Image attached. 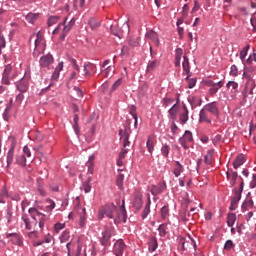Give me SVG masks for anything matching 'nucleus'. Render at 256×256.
<instances>
[{
	"label": "nucleus",
	"mask_w": 256,
	"mask_h": 256,
	"mask_svg": "<svg viewBox=\"0 0 256 256\" xmlns=\"http://www.w3.org/2000/svg\"><path fill=\"white\" fill-rule=\"evenodd\" d=\"M28 213L31 215L33 221L27 216V214L22 215V221H24L25 228L28 231H33V229H36L37 225L40 229V231H43L45 227V222L49 219L47 215L39 212L37 208H30L28 210Z\"/></svg>",
	"instance_id": "f257e3e1"
},
{
	"label": "nucleus",
	"mask_w": 256,
	"mask_h": 256,
	"mask_svg": "<svg viewBox=\"0 0 256 256\" xmlns=\"http://www.w3.org/2000/svg\"><path fill=\"white\" fill-rule=\"evenodd\" d=\"M17 77V70L11 64L5 66L3 74H2V83L3 85H11V81H13Z\"/></svg>",
	"instance_id": "f03ea898"
},
{
	"label": "nucleus",
	"mask_w": 256,
	"mask_h": 256,
	"mask_svg": "<svg viewBox=\"0 0 256 256\" xmlns=\"http://www.w3.org/2000/svg\"><path fill=\"white\" fill-rule=\"evenodd\" d=\"M113 233H115V228L113 226H105L104 231L102 232V237L100 238V243L103 247H107V245H111V237H113Z\"/></svg>",
	"instance_id": "7ed1b4c3"
},
{
	"label": "nucleus",
	"mask_w": 256,
	"mask_h": 256,
	"mask_svg": "<svg viewBox=\"0 0 256 256\" xmlns=\"http://www.w3.org/2000/svg\"><path fill=\"white\" fill-rule=\"evenodd\" d=\"M115 212H117L115 205L104 206L98 211V219H104L105 215L109 219H115V215H113Z\"/></svg>",
	"instance_id": "20e7f679"
},
{
	"label": "nucleus",
	"mask_w": 256,
	"mask_h": 256,
	"mask_svg": "<svg viewBox=\"0 0 256 256\" xmlns=\"http://www.w3.org/2000/svg\"><path fill=\"white\" fill-rule=\"evenodd\" d=\"M243 79L247 80L246 89L249 90L250 94H253V90L255 89V80H253L251 68H245Z\"/></svg>",
	"instance_id": "39448f33"
},
{
	"label": "nucleus",
	"mask_w": 256,
	"mask_h": 256,
	"mask_svg": "<svg viewBox=\"0 0 256 256\" xmlns=\"http://www.w3.org/2000/svg\"><path fill=\"white\" fill-rule=\"evenodd\" d=\"M120 139L122 140L124 149H127L131 145L129 137L131 135V128L126 127L124 130L119 131Z\"/></svg>",
	"instance_id": "423d86ee"
},
{
	"label": "nucleus",
	"mask_w": 256,
	"mask_h": 256,
	"mask_svg": "<svg viewBox=\"0 0 256 256\" xmlns=\"http://www.w3.org/2000/svg\"><path fill=\"white\" fill-rule=\"evenodd\" d=\"M62 27H63L62 34L60 35L61 41H63L65 39V37H67V34L69 33V31H71V29H73V27L69 26V24L65 25V22H63V23H60L57 26V28L54 29L53 35H57V33H59V31Z\"/></svg>",
	"instance_id": "0eeeda50"
},
{
	"label": "nucleus",
	"mask_w": 256,
	"mask_h": 256,
	"mask_svg": "<svg viewBox=\"0 0 256 256\" xmlns=\"http://www.w3.org/2000/svg\"><path fill=\"white\" fill-rule=\"evenodd\" d=\"M193 142V134L191 131H185L184 135L179 139L180 145L183 149H189V143Z\"/></svg>",
	"instance_id": "6e6552de"
},
{
	"label": "nucleus",
	"mask_w": 256,
	"mask_h": 256,
	"mask_svg": "<svg viewBox=\"0 0 256 256\" xmlns=\"http://www.w3.org/2000/svg\"><path fill=\"white\" fill-rule=\"evenodd\" d=\"M125 249H127V245H125V242L122 239H119L114 244L113 253L116 256H122Z\"/></svg>",
	"instance_id": "1a4fd4ad"
},
{
	"label": "nucleus",
	"mask_w": 256,
	"mask_h": 256,
	"mask_svg": "<svg viewBox=\"0 0 256 256\" xmlns=\"http://www.w3.org/2000/svg\"><path fill=\"white\" fill-rule=\"evenodd\" d=\"M6 239H9L12 245H18V247H21V245H23V238L17 233H7Z\"/></svg>",
	"instance_id": "9d476101"
},
{
	"label": "nucleus",
	"mask_w": 256,
	"mask_h": 256,
	"mask_svg": "<svg viewBox=\"0 0 256 256\" xmlns=\"http://www.w3.org/2000/svg\"><path fill=\"white\" fill-rule=\"evenodd\" d=\"M116 218L114 219L115 223H127V211L124 207H121L119 210H116Z\"/></svg>",
	"instance_id": "9b49d317"
},
{
	"label": "nucleus",
	"mask_w": 256,
	"mask_h": 256,
	"mask_svg": "<svg viewBox=\"0 0 256 256\" xmlns=\"http://www.w3.org/2000/svg\"><path fill=\"white\" fill-rule=\"evenodd\" d=\"M54 59L53 55L46 54L40 58V66L49 69L53 65Z\"/></svg>",
	"instance_id": "f8f14e48"
},
{
	"label": "nucleus",
	"mask_w": 256,
	"mask_h": 256,
	"mask_svg": "<svg viewBox=\"0 0 256 256\" xmlns=\"http://www.w3.org/2000/svg\"><path fill=\"white\" fill-rule=\"evenodd\" d=\"M97 72V66H95V64L93 63H86L84 64V76L85 77H91V75H95V73Z\"/></svg>",
	"instance_id": "ddd939ff"
},
{
	"label": "nucleus",
	"mask_w": 256,
	"mask_h": 256,
	"mask_svg": "<svg viewBox=\"0 0 256 256\" xmlns=\"http://www.w3.org/2000/svg\"><path fill=\"white\" fill-rule=\"evenodd\" d=\"M205 111L215 115V117H219V107H217V103L211 102L204 106Z\"/></svg>",
	"instance_id": "4468645a"
},
{
	"label": "nucleus",
	"mask_w": 256,
	"mask_h": 256,
	"mask_svg": "<svg viewBox=\"0 0 256 256\" xmlns=\"http://www.w3.org/2000/svg\"><path fill=\"white\" fill-rule=\"evenodd\" d=\"M254 207H255V204L253 203V199L247 196V198L242 204L243 213H245V211H253Z\"/></svg>",
	"instance_id": "2eb2a0df"
},
{
	"label": "nucleus",
	"mask_w": 256,
	"mask_h": 256,
	"mask_svg": "<svg viewBox=\"0 0 256 256\" xmlns=\"http://www.w3.org/2000/svg\"><path fill=\"white\" fill-rule=\"evenodd\" d=\"M244 185L245 183L241 182L240 186L234 189V196L232 197V200L234 201V203H239V201H241V195L243 193Z\"/></svg>",
	"instance_id": "dca6fc26"
},
{
	"label": "nucleus",
	"mask_w": 256,
	"mask_h": 256,
	"mask_svg": "<svg viewBox=\"0 0 256 256\" xmlns=\"http://www.w3.org/2000/svg\"><path fill=\"white\" fill-rule=\"evenodd\" d=\"M179 119L181 125H185L189 121V109H187V106L182 107V111L179 114Z\"/></svg>",
	"instance_id": "f3484780"
},
{
	"label": "nucleus",
	"mask_w": 256,
	"mask_h": 256,
	"mask_svg": "<svg viewBox=\"0 0 256 256\" xmlns=\"http://www.w3.org/2000/svg\"><path fill=\"white\" fill-rule=\"evenodd\" d=\"M86 165L88 167V175H93L95 169V155L92 154L89 156Z\"/></svg>",
	"instance_id": "a211bd4d"
},
{
	"label": "nucleus",
	"mask_w": 256,
	"mask_h": 256,
	"mask_svg": "<svg viewBox=\"0 0 256 256\" xmlns=\"http://www.w3.org/2000/svg\"><path fill=\"white\" fill-rule=\"evenodd\" d=\"M199 122L200 123H211V119L209 118V113L205 108H203L199 113Z\"/></svg>",
	"instance_id": "6ab92c4d"
},
{
	"label": "nucleus",
	"mask_w": 256,
	"mask_h": 256,
	"mask_svg": "<svg viewBox=\"0 0 256 256\" xmlns=\"http://www.w3.org/2000/svg\"><path fill=\"white\" fill-rule=\"evenodd\" d=\"M146 147L150 155H153V151H155V138L153 136L148 137Z\"/></svg>",
	"instance_id": "aec40b11"
},
{
	"label": "nucleus",
	"mask_w": 256,
	"mask_h": 256,
	"mask_svg": "<svg viewBox=\"0 0 256 256\" xmlns=\"http://www.w3.org/2000/svg\"><path fill=\"white\" fill-rule=\"evenodd\" d=\"M88 25L92 31H97L101 27V22L95 18H90L88 20Z\"/></svg>",
	"instance_id": "412c9836"
},
{
	"label": "nucleus",
	"mask_w": 256,
	"mask_h": 256,
	"mask_svg": "<svg viewBox=\"0 0 256 256\" xmlns=\"http://www.w3.org/2000/svg\"><path fill=\"white\" fill-rule=\"evenodd\" d=\"M72 67L74 71L70 74V80L77 79V76L79 75V65H77V61L75 59L71 60Z\"/></svg>",
	"instance_id": "4be33fe9"
},
{
	"label": "nucleus",
	"mask_w": 256,
	"mask_h": 256,
	"mask_svg": "<svg viewBox=\"0 0 256 256\" xmlns=\"http://www.w3.org/2000/svg\"><path fill=\"white\" fill-rule=\"evenodd\" d=\"M63 71V62H60L58 66L55 68V71L52 74V81H58L59 80V75Z\"/></svg>",
	"instance_id": "5701e85b"
},
{
	"label": "nucleus",
	"mask_w": 256,
	"mask_h": 256,
	"mask_svg": "<svg viewBox=\"0 0 256 256\" xmlns=\"http://www.w3.org/2000/svg\"><path fill=\"white\" fill-rule=\"evenodd\" d=\"M226 175H227V179L231 178L230 185H232V187H235V184L237 183V177H239V174L231 170V171H228Z\"/></svg>",
	"instance_id": "b1692460"
},
{
	"label": "nucleus",
	"mask_w": 256,
	"mask_h": 256,
	"mask_svg": "<svg viewBox=\"0 0 256 256\" xmlns=\"http://www.w3.org/2000/svg\"><path fill=\"white\" fill-rule=\"evenodd\" d=\"M245 163V156L243 154H240L236 157L235 161L233 162L234 169H239L241 165Z\"/></svg>",
	"instance_id": "393cba45"
},
{
	"label": "nucleus",
	"mask_w": 256,
	"mask_h": 256,
	"mask_svg": "<svg viewBox=\"0 0 256 256\" xmlns=\"http://www.w3.org/2000/svg\"><path fill=\"white\" fill-rule=\"evenodd\" d=\"M159 244L157 243V238L156 237H151L149 242H148V249L153 253V251H157V247Z\"/></svg>",
	"instance_id": "a878e982"
},
{
	"label": "nucleus",
	"mask_w": 256,
	"mask_h": 256,
	"mask_svg": "<svg viewBox=\"0 0 256 256\" xmlns=\"http://www.w3.org/2000/svg\"><path fill=\"white\" fill-rule=\"evenodd\" d=\"M210 87V95L213 97V95L223 87V82L220 81L218 83H212Z\"/></svg>",
	"instance_id": "bb28decb"
},
{
	"label": "nucleus",
	"mask_w": 256,
	"mask_h": 256,
	"mask_svg": "<svg viewBox=\"0 0 256 256\" xmlns=\"http://www.w3.org/2000/svg\"><path fill=\"white\" fill-rule=\"evenodd\" d=\"M35 49H43V35L41 32L36 34Z\"/></svg>",
	"instance_id": "cd10ccee"
},
{
	"label": "nucleus",
	"mask_w": 256,
	"mask_h": 256,
	"mask_svg": "<svg viewBox=\"0 0 256 256\" xmlns=\"http://www.w3.org/2000/svg\"><path fill=\"white\" fill-rule=\"evenodd\" d=\"M228 89H231L232 91V97L237 94V89L239 88V84L235 81H229L226 85Z\"/></svg>",
	"instance_id": "c85d7f7f"
},
{
	"label": "nucleus",
	"mask_w": 256,
	"mask_h": 256,
	"mask_svg": "<svg viewBox=\"0 0 256 256\" xmlns=\"http://www.w3.org/2000/svg\"><path fill=\"white\" fill-rule=\"evenodd\" d=\"M183 56V49L177 48L176 49V56H175V66L181 67V57Z\"/></svg>",
	"instance_id": "c756f323"
},
{
	"label": "nucleus",
	"mask_w": 256,
	"mask_h": 256,
	"mask_svg": "<svg viewBox=\"0 0 256 256\" xmlns=\"http://www.w3.org/2000/svg\"><path fill=\"white\" fill-rule=\"evenodd\" d=\"M87 223V211L85 208H81L80 212V227H85Z\"/></svg>",
	"instance_id": "7c9ffc66"
},
{
	"label": "nucleus",
	"mask_w": 256,
	"mask_h": 256,
	"mask_svg": "<svg viewBox=\"0 0 256 256\" xmlns=\"http://www.w3.org/2000/svg\"><path fill=\"white\" fill-rule=\"evenodd\" d=\"M17 89L20 93H25L29 87L27 86V80L23 79L17 84Z\"/></svg>",
	"instance_id": "2f4dec72"
},
{
	"label": "nucleus",
	"mask_w": 256,
	"mask_h": 256,
	"mask_svg": "<svg viewBox=\"0 0 256 256\" xmlns=\"http://www.w3.org/2000/svg\"><path fill=\"white\" fill-rule=\"evenodd\" d=\"M251 45H247L246 47H244L241 51H240V59L242 61V63L245 65L247 63V60H245V57H247V53L250 49Z\"/></svg>",
	"instance_id": "473e14b6"
},
{
	"label": "nucleus",
	"mask_w": 256,
	"mask_h": 256,
	"mask_svg": "<svg viewBox=\"0 0 256 256\" xmlns=\"http://www.w3.org/2000/svg\"><path fill=\"white\" fill-rule=\"evenodd\" d=\"M133 205L135 209H141V207L143 206V197L141 195H137L134 199Z\"/></svg>",
	"instance_id": "72a5a7b5"
},
{
	"label": "nucleus",
	"mask_w": 256,
	"mask_h": 256,
	"mask_svg": "<svg viewBox=\"0 0 256 256\" xmlns=\"http://www.w3.org/2000/svg\"><path fill=\"white\" fill-rule=\"evenodd\" d=\"M150 192H151L152 195H154V196L160 195V193H163V185H160V186L152 185V186L150 187Z\"/></svg>",
	"instance_id": "f704fd0d"
},
{
	"label": "nucleus",
	"mask_w": 256,
	"mask_h": 256,
	"mask_svg": "<svg viewBox=\"0 0 256 256\" xmlns=\"http://www.w3.org/2000/svg\"><path fill=\"white\" fill-rule=\"evenodd\" d=\"M15 153V148L12 147L10 148V150L8 151V154H7V165L8 167H11V165H13V155Z\"/></svg>",
	"instance_id": "c9c22d12"
},
{
	"label": "nucleus",
	"mask_w": 256,
	"mask_h": 256,
	"mask_svg": "<svg viewBox=\"0 0 256 256\" xmlns=\"http://www.w3.org/2000/svg\"><path fill=\"white\" fill-rule=\"evenodd\" d=\"M182 173H183V165H181V163L179 162H175V166H174L175 177H179V175H181Z\"/></svg>",
	"instance_id": "e433bc0d"
},
{
	"label": "nucleus",
	"mask_w": 256,
	"mask_h": 256,
	"mask_svg": "<svg viewBox=\"0 0 256 256\" xmlns=\"http://www.w3.org/2000/svg\"><path fill=\"white\" fill-rule=\"evenodd\" d=\"M235 221H237V216L233 213L228 214V217H227L228 227H233V225H235Z\"/></svg>",
	"instance_id": "4c0bfd02"
},
{
	"label": "nucleus",
	"mask_w": 256,
	"mask_h": 256,
	"mask_svg": "<svg viewBox=\"0 0 256 256\" xmlns=\"http://www.w3.org/2000/svg\"><path fill=\"white\" fill-rule=\"evenodd\" d=\"M148 39H152L155 45H159V35L155 33L154 31H150L147 34Z\"/></svg>",
	"instance_id": "58836bf2"
},
{
	"label": "nucleus",
	"mask_w": 256,
	"mask_h": 256,
	"mask_svg": "<svg viewBox=\"0 0 256 256\" xmlns=\"http://www.w3.org/2000/svg\"><path fill=\"white\" fill-rule=\"evenodd\" d=\"M16 163L21 165V167H25V163H27V158H25V154H20L16 157Z\"/></svg>",
	"instance_id": "ea45409f"
},
{
	"label": "nucleus",
	"mask_w": 256,
	"mask_h": 256,
	"mask_svg": "<svg viewBox=\"0 0 256 256\" xmlns=\"http://www.w3.org/2000/svg\"><path fill=\"white\" fill-rule=\"evenodd\" d=\"M206 165H211L213 163V150H209L207 155L204 157Z\"/></svg>",
	"instance_id": "a19ab883"
},
{
	"label": "nucleus",
	"mask_w": 256,
	"mask_h": 256,
	"mask_svg": "<svg viewBox=\"0 0 256 256\" xmlns=\"http://www.w3.org/2000/svg\"><path fill=\"white\" fill-rule=\"evenodd\" d=\"M156 67H159L158 60L149 62L148 66H147V72L150 73V71H155Z\"/></svg>",
	"instance_id": "79ce46f5"
},
{
	"label": "nucleus",
	"mask_w": 256,
	"mask_h": 256,
	"mask_svg": "<svg viewBox=\"0 0 256 256\" xmlns=\"http://www.w3.org/2000/svg\"><path fill=\"white\" fill-rule=\"evenodd\" d=\"M91 181H92L91 176H88L87 181L83 183V189L85 193H89L91 191Z\"/></svg>",
	"instance_id": "37998d69"
},
{
	"label": "nucleus",
	"mask_w": 256,
	"mask_h": 256,
	"mask_svg": "<svg viewBox=\"0 0 256 256\" xmlns=\"http://www.w3.org/2000/svg\"><path fill=\"white\" fill-rule=\"evenodd\" d=\"M151 212V200L149 199L142 214V218L146 219L147 215Z\"/></svg>",
	"instance_id": "c03bdc74"
},
{
	"label": "nucleus",
	"mask_w": 256,
	"mask_h": 256,
	"mask_svg": "<svg viewBox=\"0 0 256 256\" xmlns=\"http://www.w3.org/2000/svg\"><path fill=\"white\" fill-rule=\"evenodd\" d=\"M183 59H184V61L182 63L183 70L185 71V73L187 75H189V71H190V68H189V58H187V56H184Z\"/></svg>",
	"instance_id": "a18cd8bd"
},
{
	"label": "nucleus",
	"mask_w": 256,
	"mask_h": 256,
	"mask_svg": "<svg viewBox=\"0 0 256 256\" xmlns=\"http://www.w3.org/2000/svg\"><path fill=\"white\" fill-rule=\"evenodd\" d=\"M69 239H71V235L69 234V231L65 230L60 237V241L61 243H67Z\"/></svg>",
	"instance_id": "49530a36"
},
{
	"label": "nucleus",
	"mask_w": 256,
	"mask_h": 256,
	"mask_svg": "<svg viewBox=\"0 0 256 256\" xmlns=\"http://www.w3.org/2000/svg\"><path fill=\"white\" fill-rule=\"evenodd\" d=\"M158 231L160 237H165V235H167V224H161L158 227Z\"/></svg>",
	"instance_id": "de8ad7c7"
},
{
	"label": "nucleus",
	"mask_w": 256,
	"mask_h": 256,
	"mask_svg": "<svg viewBox=\"0 0 256 256\" xmlns=\"http://www.w3.org/2000/svg\"><path fill=\"white\" fill-rule=\"evenodd\" d=\"M115 73L113 66H108L104 71H102L103 77H110Z\"/></svg>",
	"instance_id": "09e8293b"
},
{
	"label": "nucleus",
	"mask_w": 256,
	"mask_h": 256,
	"mask_svg": "<svg viewBox=\"0 0 256 256\" xmlns=\"http://www.w3.org/2000/svg\"><path fill=\"white\" fill-rule=\"evenodd\" d=\"M59 23V16H51L48 19V27H53V25H57Z\"/></svg>",
	"instance_id": "8fccbe9b"
},
{
	"label": "nucleus",
	"mask_w": 256,
	"mask_h": 256,
	"mask_svg": "<svg viewBox=\"0 0 256 256\" xmlns=\"http://www.w3.org/2000/svg\"><path fill=\"white\" fill-rule=\"evenodd\" d=\"M110 32L112 35H115V37H119V39H121V30H119V28L112 25L110 26Z\"/></svg>",
	"instance_id": "3c124183"
},
{
	"label": "nucleus",
	"mask_w": 256,
	"mask_h": 256,
	"mask_svg": "<svg viewBox=\"0 0 256 256\" xmlns=\"http://www.w3.org/2000/svg\"><path fill=\"white\" fill-rule=\"evenodd\" d=\"M37 17H39L38 14L29 13L26 15V21H28V23H35Z\"/></svg>",
	"instance_id": "603ef678"
},
{
	"label": "nucleus",
	"mask_w": 256,
	"mask_h": 256,
	"mask_svg": "<svg viewBox=\"0 0 256 256\" xmlns=\"http://www.w3.org/2000/svg\"><path fill=\"white\" fill-rule=\"evenodd\" d=\"M169 115L172 119H175L177 117V104H174L170 109H169Z\"/></svg>",
	"instance_id": "864d4df0"
},
{
	"label": "nucleus",
	"mask_w": 256,
	"mask_h": 256,
	"mask_svg": "<svg viewBox=\"0 0 256 256\" xmlns=\"http://www.w3.org/2000/svg\"><path fill=\"white\" fill-rule=\"evenodd\" d=\"M161 217H162V219H167V217H169V207L168 206L162 207Z\"/></svg>",
	"instance_id": "5fc2aeb1"
},
{
	"label": "nucleus",
	"mask_w": 256,
	"mask_h": 256,
	"mask_svg": "<svg viewBox=\"0 0 256 256\" xmlns=\"http://www.w3.org/2000/svg\"><path fill=\"white\" fill-rule=\"evenodd\" d=\"M170 147L169 145L165 144L162 148H161V153L163 155V157H169V151H170Z\"/></svg>",
	"instance_id": "6e6d98bb"
},
{
	"label": "nucleus",
	"mask_w": 256,
	"mask_h": 256,
	"mask_svg": "<svg viewBox=\"0 0 256 256\" xmlns=\"http://www.w3.org/2000/svg\"><path fill=\"white\" fill-rule=\"evenodd\" d=\"M125 179V176L123 174H119L116 180V183L119 187V189L123 188V180Z\"/></svg>",
	"instance_id": "4d7b16f0"
},
{
	"label": "nucleus",
	"mask_w": 256,
	"mask_h": 256,
	"mask_svg": "<svg viewBox=\"0 0 256 256\" xmlns=\"http://www.w3.org/2000/svg\"><path fill=\"white\" fill-rule=\"evenodd\" d=\"M233 247H235V244H233L232 240H227L225 245H224V249L226 251H231V249H233Z\"/></svg>",
	"instance_id": "13d9d810"
},
{
	"label": "nucleus",
	"mask_w": 256,
	"mask_h": 256,
	"mask_svg": "<svg viewBox=\"0 0 256 256\" xmlns=\"http://www.w3.org/2000/svg\"><path fill=\"white\" fill-rule=\"evenodd\" d=\"M186 79H187V81H188V87H189V89H193L194 86L197 84V79H195V78L189 79V76H187Z\"/></svg>",
	"instance_id": "bf43d9fd"
},
{
	"label": "nucleus",
	"mask_w": 256,
	"mask_h": 256,
	"mask_svg": "<svg viewBox=\"0 0 256 256\" xmlns=\"http://www.w3.org/2000/svg\"><path fill=\"white\" fill-rule=\"evenodd\" d=\"M46 203L48 205H46V209L47 211H53V209H55V202H53V200H46Z\"/></svg>",
	"instance_id": "052dcab7"
},
{
	"label": "nucleus",
	"mask_w": 256,
	"mask_h": 256,
	"mask_svg": "<svg viewBox=\"0 0 256 256\" xmlns=\"http://www.w3.org/2000/svg\"><path fill=\"white\" fill-rule=\"evenodd\" d=\"M75 9L83 7L85 5V0H73Z\"/></svg>",
	"instance_id": "680f3d73"
},
{
	"label": "nucleus",
	"mask_w": 256,
	"mask_h": 256,
	"mask_svg": "<svg viewBox=\"0 0 256 256\" xmlns=\"http://www.w3.org/2000/svg\"><path fill=\"white\" fill-rule=\"evenodd\" d=\"M63 229H65V224L57 223L54 226V231L56 233H59V231H63Z\"/></svg>",
	"instance_id": "e2e57ef3"
},
{
	"label": "nucleus",
	"mask_w": 256,
	"mask_h": 256,
	"mask_svg": "<svg viewBox=\"0 0 256 256\" xmlns=\"http://www.w3.org/2000/svg\"><path fill=\"white\" fill-rule=\"evenodd\" d=\"M129 45H131V47H137V45H139V38H130Z\"/></svg>",
	"instance_id": "0e129e2a"
},
{
	"label": "nucleus",
	"mask_w": 256,
	"mask_h": 256,
	"mask_svg": "<svg viewBox=\"0 0 256 256\" xmlns=\"http://www.w3.org/2000/svg\"><path fill=\"white\" fill-rule=\"evenodd\" d=\"M189 13V5L185 4L182 9V17L185 19Z\"/></svg>",
	"instance_id": "69168bd1"
},
{
	"label": "nucleus",
	"mask_w": 256,
	"mask_h": 256,
	"mask_svg": "<svg viewBox=\"0 0 256 256\" xmlns=\"http://www.w3.org/2000/svg\"><path fill=\"white\" fill-rule=\"evenodd\" d=\"M28 237L30 239H37L39 237V233L35 229H33L31 232L28 233Z\"/></svg>",
	"instance_id": "338daca9"
},
{
	"label": "nucleus",
	"mask_w": 256,
	"mask_h": 256,
	"mask_svg": "<svg viewBox=\"0 0 256 256\" xmlns=\"http://www.w3.org/2000/svg\"><path fill=\"white\" fill-rule=\"evenodd\" d=\"M256 187V174H253L252 181L250 182V188L255 189Z\"/></svg>",
	"instance_id": "774afa93"
}]
</instances>
